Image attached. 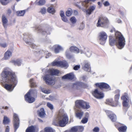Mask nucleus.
Here are the masks:
<instances>
[{"instance_id":"1","label":"nucleus","mask_w":132,"mask_h":132,"mask_svg":"<svg viewBox=\"0 0 132 132\" xmlns=\"http://www.w3.org/2000/svg\"><path fill=\"white\" fill-rule=\"evenodd\" d=\"M3 79L5 80L6 83L4 86V88L8 91H12L13 89V85L14 87L17 84L18 80L14 72L4 70L1 74Z\"/></svg>"},{"instance_id":"2","label":"nucleus","mask_w":132,"mask_h":132,"mask_svg":"<svg viewBox=\"0 0 132 132\" xmlns=\"http://www.w3.org/2000/svg\"><path fill=\"white\" fill-rule=\"evenodd\" d=\"M116 38L112 36H109V43L111 46H113L117 43V40L118 45L120 47V48H123L125 45V39L120 32L117 31L115 33Z\"/></svg>"},{"instance_id":"3","label":"nucleus","mask_w":132,"mask_h":132,"mask_svg":"<svg viewBox=\"0 0 132 132\" xmlns=\"http://www.w3.org/2000/svg\"><path fill=\"white\" fill-rule=\"evenodd\" d=\"M68 121L69 118L67 114H60L59 113L57 117L53 121V124L57 126L63 127L68 123Z\"/></svg>"},{"instance_id":"4","label":"nucleus","mask_w":132,"mask_h":132,"mask_svg":"<svg viewBox=\"0 0 132 132\" xmlns=\"http://www.w3.org/2000/svg\"><path fill=\"white\" fill-rule=\"evenodd\" d=\"M75 105L78 108L87 109L90 108L88 103L82 100H77L75 102Z\"/></svg>"},{"instance_id":"5","label":"nucleus","mask_w":132,"mask_h":132,"mask_svg":"<svg viewBox=\"0 0 132 132\" xmlns=\"http://www.w3.org/2000/svg\"><path fill=\"white\" fill-rule=\"evenodd\" d=\"M109 21L107 19L103 17H100L98 18L96 26L98 27H104L107 26Z\"/></svg>"},{"instance_id":"6","label":"nucleus","mask_w":132,"mask_h":132,"mask_svg":"<svg viewBox=\"0 0 132 132\" xmlns=\"http://www.w3.org/2000/svg\"><path fill=\"white\" fill-rule=\"evenodd\" d=\"M23 40L25 42L26 44L30 45L32 48H34L36 47L35 45L32 43L33 39L32 36L30 35H27L25 36H24Z\"/></svg>"},{"instance_id":"7","label":"nucleus","mask_w":132,"mask_h":132,"mask_svg":"<svg viewBox=\"0 0 132 132\" xmlns=\"http://www.w3.org/2000/svg\"><path fill=\"white\" fill-rule=\"evenodd\" d=\"M96 87H98L101 90H106L109 91L111 90V88L110 86L104 82L97 83L95 84Z\"/></svg>"},{"instance_id":"8","label":"nucleus","mask_w":132,"mask_h":132,"mask_svg":"<svg viewBox=\"0 0 132 132\" xmlns=\"http://www.w3.org/2000/svg\"><path fill=\"white\" fill-rule=\"evenodd\" d=\"M43 79L47 84L53 85L55 83L54 78H53L52 76L49 75H46L44 76Z\"/></svg>"},{"instance_id":"9","label":"nucleus","mask_w":132,"mask_h":132,"mask_svg":"<svg viewBox=\"0 0 132 132\" xmlns=\"http://www.w3.org/2000/svg\"><path fill=\"white\" fill-rule=\"evenodd\" d=\"M114 100L112 98L106 99V103L107 104L112 106H116L119 105V99L114 97Z\"/></svg>"},{"instance_id":"10","label":"nucleus","mask_w":132,"mask_h":132,"mask_svg":"<svg viewBox=\"0 0 132 132\" xmlns=\"http://www.w3.org/2000/svg\"><path fill=\"white\" fill-rule=\"evenodd\" d=\"M53 66H56L57 67H68V64L65 61H58L53 62L52 63Z\"/></svg>"},{"instance_id":"11","label":"nucleus","mask_w":132,"mask_h":132,"mask_svg":"<svg viewBox=\"0 0 132 132\" xmlns=\"http://www.w3.org/2000/svg\"><path fill=\"white\" fill-rule=\"evenodd\" d=\"M115 126L119 132H126L127 127L123 124L118 122L115 124Z\"/></svg>"},{"instance_id":"12","label":"nucleus","mask_w":132,"mask_h":132,"mask_svg":"<svg viewBox=\"0 0 132 132\" xmlns=\"http://www.w3.org/2000/svg\"><path fill=\"white\" fill-rule=\"evenodd\" d=\"M93 95L95 98L98 99H101L104 97V93L99 91L97 89H95L92 92Z\"/></svg>"},{"instance_id":"13","label":"nucleus","mask_w":132,"mask_h":132,"mask_svg":"<svg viewBox=\"0 0 132 132\" xmlns=\"http://www.w3.org/2000/svg\"><path fill=\"white\" fill-rule=\"evenodd\" d=\"M108 35L105 32L102 31L100 32L98 34V38L99 40L103 43H105L107 39Z\"/></svg>"},{"instance_id":"14","label":"nucleus","mask_w":132,"mask_h":132,"mask_svg":"<svg viewBox=\"0 0 132 132\" xmlns=\"http://www.w3.org/2000/svg\"><path fill=\"white\" fill-rule=\"evenodd\" d=\"M121 99L123 101L122 104L123 106L127 107H128V103L129 102V98L128 94L125 93L121 97Z\"/></svg>"},{"instance_id":"15","label":"nucleus","mask_w":132,"mask_h":132,"mask_svg":"<svg viewBox=\"0 0 132 132\" xmlns=\"http://www.w3.org/2000/svg\"><path fill=\"white\" fill-rule=\"evenodd\" d=\"M31 90H30L24 96L25 100L30 103H33L35 100V98L31 96Z\"/></svg>"},{"instance_id":"16","label":"nucleus","mask_w":132,"mask_h":132,"mask_svg":"<svg viewBox=\"0 0 132 132\" xmlns=\"http://www.w3.org/2000/svg\"><path fill=\"white\" fill-rule=\"evenodd\" d=\"M105 112L108 114L107 115L112 122H116L117 118L115 114L113 113L109 114V113H111V111H110L106 110L105 111Z\"/></svg>"},{"instance_id":"17","label":"nucleus","mask_w":132,"mask_h":132,"mask_svg":"<svg viewBox=\"0 0 132 132\" xmlns=\"http://www.w3.org/2000/svg\"><path fill=\"white\" fill-rule=\"evenodd\" d=\"M59 72L58 70L53 68L50 69L48 71V73L52 75L57 76L59 73Z\"/></svg>"},{"instance_id":"18","label":"nucleus","mask_w":132,"mask_h":132,"mask_svg":"<svg viewBox=\"0 0 132 132\" xmlns=\"http://www.w3.org/2000/svg\"><path fill=\"white\" fill-rule=\"evenodd\" d=\"M38 130V129L36 127L31 126L27 128L26 132H37Z\"/></svg>"},{"instance_id":"19","label":"nucleus","mask_w":132,"mask_h":132,"mask_svg":"<svg viewBox=\"0 0 132 132\" xmlns=\"http://www.w3.org/2000/svg\"><path fill=\"white\" fill-rule=\"evenodd\" d=\"M74 75L71 73H68L63 76L62 77V79H67L72 80L74 78Z\"/></svg>"},{"instance_id":"20","label":"nucleus","mask_w":132,"mask_h":132,"mask_svg":"<svg viewBox=\"0 0 132 132\" xmlns=\"http://www.w3.org/2000/svg\"><path fill=\"white\" fill-rule=\"evenodd\" d=\"M2 21L3 26L4 28H6L8 25V20L4 15H3L2 16Z\"/></svg>"},{"instance_id":"21","label":"nucleus","mask_w":132,"mask_h":132,"mask_svg":"<svg viewBox=\"0 0 132 132\" xmlns=\"http://www.w3.org/2000/svg\"><path fill=\"white\" fill-rule=\"evenodd\" d=\"M37 112L38 115L41 118L44 117L46 114L44 109L43 108H41L40 111H37Z\"/></svg>"},{"instance_id":"22","label":"nucleus","mask_w":132,"mask_h":132,"mask_svg":"<svg viewBox=\"0 0 132 132\" xmlns=\"http://www.w3.org/2000/svg\"><path fill=\"white\" fill-rule=\"evenodd\" d=\"M89 117V113L88 112H86L85 114V117L82 118L81 121V122L84 124L86 123L88 121Z\"/></svg>"},{"instance_id":"23","label":"nucleus","mask_w":132,"mask_h":132,"mask_svg":"<svg viewBox=\"0 0 132 132\" xmlns=\"http://www.w3.org/2000/svg\"><path fill=\"white\" fill-rule=\"evenodd\" d=\"M83 69L85 71H87L89 70H90V64L89 63L85 62L83 67Z\"/></svg>"},{"instance_id":"24","label":"nucleus","mask_w":132,"mask_h":132,"mask_svg":"<svg viewBox=\"0 0 132 132\" xmlns=\"http://www.w3.org/2000/svg\"><path fill=\"white\" fill-rule=\"evenodd\" d=\"M70 50L71 52H76V53H79V49L75 46H71L70 48Z\"/></svg>"},{"instance_id":"25","label":"nucleus","mask_w":132,"mask_h":132,"mask_svg":"<svg viewBox=\"0 0 132 132\" xmlns=\"http://www.w3.org/2000/svg\"><path fill=\"white\" fill-rule=\"evenodd\" d=\"M47 11L48 13L52 14H54L55 12V10L53 6L48 7L47 9Z\"/></svg>"},{"instance_id":"26","label":"nucleus","mask_w":132,"mask_h":132,"mask_svg":"<svg viewBox=\"0 0 132 132\" xmlns=\"http://www.w3.org/2000/svg\"><path fill=\"white\" fill-rule=\"evenodd\" d=\"M11 62L14 65H17L18 66L21 65V61L19 59H17L15 60H12L11 61Z\"/></svg>"},{"instance_id":"27","label":"nucleus","mask_w":132,"mask_h":132,"mask_svg":"<svg viewBox=\"0 0 132 132\" xmlns=\"http://www.w3.org/2000/svg\"><path fill=\"white\" fill-rule=\"evenodd\" d=\"M96 7L94 6H91L86 11V14H90L95 9Z\"/></svg>"},{"instance_id":"28","label":"nucleus","mask_w":132,"mask_h":132,"mask_svg":"<svg viewBox=\"0 0 132 132\" xmlns=\"http://www.w3.org/2000/svg\"><path fill=\"white\" fill-rule=\"evenodd\" d=\"M44 132H55V130L50 127H46L44 129Z\"/></svg>"},{"instance_id":"29","label":"nucleus","mask_w":132,"mask_h":132,"mask_svg":"<svg viewBox=\"0 0 132 132\" xmlns=\"http://www.w3.org/2000/svg\"><path fill=\"white\" fill-rule=\"evenodd\" d=\"M12 55V52L9 51H7L5 53L4 57L5 59H8Z\"/></svg>"},{"instance_id":"30","label":"nucleus","mask_w":132,"mask_h":132,"mask_svg":"<svg viewBox=\"0 0 132 132\" xmlns=\"http://www.w3.org/2000/svg\"><path fill=\"white\" fill-rule=\"evenodd\" d=\"M10 122V120L7 117L4 116V119L3 121V123L4 125H8Z\"/></svg>"},{"instance_id":"31","label":"nucleus","mask_w":132,"mask_h":132,"mask_svg":"<svg viewBox=\"0 0 132 132\" xmlns=\"http://www.w3.org/2000/svg\"><path fill=\"white\" fill-rule=\"evenodd\" d=\"M83 114L84 112H83L80 111L76 112V115L77 117L80 119H81Z\"/></svg>"},{"instance_id":"32","label":"nucleus","mask_w":132,"mask_h":132,"mask_svg":"<svg viewBox=\"0 0 132 132\" xmlns=\"http://www.w3.org/2000/svg\"><path fill=\"white\" fill-rule=\"evenodd\" d=\"M114 93L115 94L114 97L119 99L120 96V90L118 89H117L115 91Z\"/></svg>"},{"instance_id":"33","label":"nucleus","mask_w":132,"mask_h":132,"mask_svg":"<svg viewBox=\"0 0 132 132\" xmlns=\"http://www.w3.org/2000/svg\"><path fill=\"white\" fill-rule=\"evenodd\" d=\"M11 0H0V2L3 5H5L9 3Z\"/></svg>"},{"instance_id":"34","label":"nucleus","mask_w":132,"mask_h":132,"mask_svg":"<svg viewBox=\"0 0 132 132\" xmlns=\"http://www.w3.org/2000/svg\"><path fill=\"white\" fill-rule=\"evenodd\" d=\"M13 121L14 122H19L18 116L15 113L13 114Z\"/></svg>"},{"instance_id":"35","label":"nucleus","mask_w":132,"mask_h":132,"mask_svg":"<svg viewBox=\"0 0 132 132\" xmlns=\"http://www.w3.org/2000/svg\"><path fill=\"white\" fill-rule=\"evenodd\" d=\"M17 15L19 16H23L25 13V10H21L20 11H17Z\"/></svg>"},{"instance_id":"36","label":"nucleus","mask_w":132,"mask_h":132,"mask_svg":"<svg viewBox=\"0 0 132 132\" xmlns=\"http://www.w3.org/2000/svg\"><path fill=\"white\" fill-rule=\"evenodd\" d=\"M45 0H39L37 3L39 5L42 6L45 4Z\"/></svg>"},{"instance_id":"37","label":"nucleus","mask_w":132,"mask_h":132,"mask_svg":"<svg viewBox=\"0 0 132 132\" xmlns=\"http://www.w3.org/2000/svg\"><path fill=\"white\" fill-rule=\"evenodd\" d=\"M33 79H31L30 80L31 87L32 88L36 87L37 86V85L35 83L33 82Z\"/></svg>"},{"instance_id":"38","label":"nucleus","mask_w":132,"mask_h":132,"mask_svg":"<svg viewBox=\"0 0 132 132\" xmlns=\"http://www.w3.org/2000/svg\"><path fill=\"white\" fill-rule=\"evenodd\" d=\"M38 31L39 32L41 33L43 35H44L47 33V30H44L42 29L39 28L38 29Z\"/></svg>"},{"instance_id":"39","label":"nucleus","mask_w":132,"mask_h":132,"mask_svg":"<svg viewBox=\"0 0 132 132\" xmlns=\"http://www.w3.org/2000/svg\"><path fill=\"white\" fill-rule=\"evenodd\" d=\"M62 49L61 46H57L54 49V51L55 53H58L59 52V51Z\"/></svg>"},{"instance_id":"40","label":"nucleus","mask_w":132,"mask_h":132,"mask_svg":"<svg viewBox=\"0 0 132 132\" xmlns=\"http://www.w3.org/2000/svg\"><path fill=\"white\" fill-rule=\"evenodd\" d=\"M82 82H77L73 84V86H75L77 88L80 87L81 88V87Z\"/></svg>"},{"instance_id":"41","label":"nucleus","mask_w":132,"mask_h":132,"mask_svg":"<svg viewBox=\"0 0 132 132\" xmlns=\"http://www.w3.org/2000/svg\"><path fill=\"white\" fill-rule=\"evenodd\" d=\"M77 132H82L84 129V127L82 126H77Z\"/></svg>"},{"instance_id":"42","label":"nucleus","mask_w":132,"mask_h":132,"mask_svg":"<svg viewBox=\"0 0 132 132\" xmlns=\"http://www.w3.org/2000/svg\"><path fill=\"white\" fill-rule=\"evenodd\" d=\"M70 132H77V126L72 127L70 129Z\"/></svg>"},{"instance_id":"43","label":"nucleus","mask_w":132,"mask_h":132,"mask_svg":"<svg viewBox=\"0 0 132 132\" xmlns=\"http://www.w3.org/2000/svg\"><path fill=\"white\" fill-rule=\"evenodd\" d=\"M19 122H14V126L15 131H16L19 127Z\"/></svg>"},{"instance_id":"44","label":"nucleus","mask_w":132,"mask_h":132,"mask_svg":"<svg viewBox=\"0 0 132 132\" xmlns=\"http://www.w3.org/2000/svg\"><path fill=\"white\" fill-rule=\"evenodd\" d=\"M70 20L73 24L75 23L77 21V20L74 16L71 17L70 19Z\"/></svg>"},{"instance_id":"45","label":"nucleus","mask_w":132,"mask_h":132,"mask_svg":"<svg viewBox=\"0 0 132 132\" xmlns=\"http://www.w3.org/2000/svg\"><path fill=\"white\" fill-rule=\"evenodd\" d=\"M119 12L121 14H123L126 12V10L123 7L120 8L119 11Z\"/></svg>"},{"instance_id":"46","label":"nucleus","mask_w":132,"mask_h":132,"mask_svg":"<svg viewBox=\"0 0 132 132\" xmlns=\"http://www.w3.org/2000/svg\"><path fill=\"white\" fill-rule=\"evenodd\" d=\"M47 106L50 108L51 110L53 109V105L49 102H47L46 104Z\"/></svg>"},{"instance_id":"47","label":"nucleus","mask_w":132,"mask_h":132,"mask_svg":"<svg viewBox=\"0 0 132 132\" xmlns=\"http://www.w3.org/2000/svg\"><path fill=\"white\" fill-rule=\"evenodd\" d=\"M65 55L69 59H71L72 57V56L68 52H66Z\"/></svg>"},{"instance_id":"48","label":"nucleus","mask_w":132,"mask_h":132,"mask_svg":"<svg viewBox=\"0 0 132 132\" xmlns=\"http://www.w3.org/2000/svg\"><path fill=\"white\" fill-rule=\"evenodd\" d=\"M39 12L41 13L42 14H45L46 12V9L45 7H43L40 9Z\"/></svg>"},{"instance_id":"49","label":"nucleus","mask_w":132,"mask_h":132,"mask_svg":"<svg viewBox=\"0 0 132 132\" xmlns=\"http://www.w3.org/2000/svg\"><path fill=\"white\" fill-rule=\"evenodd\" d=\"M72 13V11H67L66 12V15L67 16H70Z\"/></svg>"},{"instance_id":"50","label":"nucleus","mask_w":132,"mask_h":132,"mask_svg":"<svg viewBox=\"0 0 132 132\" xmlns=\"http://www.w3.org/2000/svg\"><path fill=\"white\" fill-rule=\"evenodd\" d=\"M99 130V128L97 127H96L94 128L93 130L94 132H98Z\"/></svg>"},{"instance_id":"51","label":"nucleus","mask_w":132,"mask_h":132,"mask_svg":"<svg viewBox=\"0 0 132 132\" xmlns=\"http://www.w3.org/2000/svg\"><path fill=\"white\" fill-rule=\"evenodd\" d=\"M43 92L45 93L48 94L50 93V90H47L45 89L42 90Z\"/></svg>"},{"instance_id":"52","label":"nucleus","mask_w":132,"mask_h":132,"mask_svg":"<svg viewBox=\"0 0 132 132\" xmlns=\"http://www.w3.org/2000/svg\"><path fill=\"white\" fill-rule=\"evenodd\" d=\"M88 87L87 84L82 82L81 88H86Z\"/></svg>"},{"instance_id":"53","label":"nucleus","mask_w":132,"mask_h":132,"mask_svg":"<svg viewBox=\"0 0 132 132\" xmlns=\"http://www.w3.org/2000/svg\"><path fill=\"white\" fill-rule=\"evenodd\" d=\"M80 68V65H77L73 67V69L75 70H78Z\"/></svg>"},{"instance_id":"54","label":"nucleus","mask_w":132,"mask_h":132,"mask_svg":"<svg viewBox=\"0 0 132 132\" xmlns=\"http://www.w3.org/2000/svg\"><path fill=\"white\" fill-rule=\"evenodd\" d=\"M0 46L2 47L5 48L7 46V44L6 43H0Z\"/></svg>"},{"instance_id":"55","label":"nucleus","mask_w":132,"mask_h":132,"mask_svg":"<svg viewBox=\"0 0 132 132\" xmlns=\"http://www.w3.org/2000/svg\"><path fill=\"white\" fill-rule=\"evenodd\" d=\"M61 19L63 21L65 22H67L68 21V20L65 16L61 17Z\"/></svg>"},{"instance_id":"56","label":"nucleus","mask_w":132,"mask_h":132,"mask_svg":"<svg viewBox=\"0 0 132 132\" xmlns=\"http://www.w3.org/2000/svg\"><path fill=\"white\" fill-rule=\"evenodd\" d=\"M10 128L8 126H7L6 127L5 132H9Z\"/></svg>"},{"instance_id":"57","label":"nucleus","mask_w":132,"mask_h":132,"mask_svg":"<svg viewBox=\"0 0 132 132\" xmlns=\"http://www.w3.org/2000/svg\"><path fill=\"white\" fill-rule=\"evenodd\" d=\"M103 4L105 6H109L110 5V4L108 1H106L103 3Z\"/></svg>"},{"instance_id":"58","label":"nucleus","mask_w":132,"mask_h":132,"mask_svg":"<svg viewBox=\"0 0 132 132\" xmlns=\"http://www.w3.org/2000/svg\"><path fill=\"white\" fill-rule=\"evenodd\" d=\"M96 0H85L84 2L86 3H88L89 2H94Z\"/></svg>"},{"instance_id":"59","label":"nucleus","mask_w":132,"mask_h":132,"mask_svg":"<svg viewBox=\"0 0 132 132\" xmlns=\"http://www.w3.org/2000/svg\"><path fill=\"white\" fill-rule=\"evenodd\" d=\"M113 31L115 32V33L117 31H116L115 28H112L110 30V32H112Z\"/></svg>"},{"instance_id":"60","label":"nucleus","mask_w":132,"mask_h":132,"mask_svg":"<svg viewBox=\"0 0 132 132\" xmlns=\"http://www.w3.org/2000/svg\"><path fill=\"white\" fill-rule=\"evenodd\" d=\"M60 15L61 17H63V16H65L64 14V13L63 11H61Z\"/></svg>"},{"instance_id":"61","label":"nucleus","mask_w":132,"mask_h":132,"mask_svg":"<svg viewBox=\"0 0 132 132\" xmlns=\"http://www.w3.org/2000/svg\"><path fill=\"white\" fill-rule=\"evenodd\" d=\"M73 13L74 15H77L78 14V12L76 10L74 11Z\"/></svg>"},{"instance_id":"62","label":"nucleus","mask_w":132,"mask_h":132,"mask_svg":"<svg viewBox=\"0 0 132 132\" xmlns=\"http://www.w3.org/2000/svg\"><path fill=\"white\" fill-rule=\"evenodd\" d=\"M50 54H51V53H48L46 55V58H48L49 57V56H50V55H51Z\"/></svg>"},{"instance_id":"63","label":"nucleus","mask_w":132,"mask_h":132,"mask_svg":"<svg viewBox=\"0 0 132 132\" xmlns=\"http://www.w3.org/2000/svg\"><path fill=\"white\" fill-rule=\"evenodd\" d=\"M7 13L9 14H10L11 12V10L10 9H8L7 11Z\"/></svg>"},{"instance_id":"64","label":"nucleus","mask_w":132,"mask_h":132,"mask_svg":"<svg viewBox=\"0 0 132 132\" xmlns=\"http://www.w3.org/2000/svg\"><path fill=\"white\" fill-rule=\"evenodd\" d=\"M117 23H120L121 22V21L120 19H118L117 20Z\"/></svg>"}]
</instances>
